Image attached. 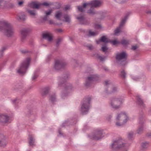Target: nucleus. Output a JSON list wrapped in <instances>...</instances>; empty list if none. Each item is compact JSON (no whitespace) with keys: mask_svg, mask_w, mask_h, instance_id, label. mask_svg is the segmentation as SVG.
<instances>
[{"mask_svg":"<svg viewBox=\"0 0 151 151\" xmlns=\"http://www.w3.org/2000/svg\"><path fill=\"white\" fill-rule=\"evenodd\" d=\"M64 18L65 19V21L66 22H69L70 21V19L69 16L68 15H65L64 17Z\"/></svg>","mask_w":151,"mask_h":151,"instance_id":"obj_29","label":"nucleus"},{"mask_svg":"<svg viewBox=\"0 0 151 151\" xmlns=\"http://www.w3.org/2000/svg\"><path fill=\"white\" fill-rule=\"evenodd\" d=\"M127 56L126 53L124 52L118 53L117 54L116 56V60L119 61H125V63H126V61Z\"/></svg>","mask_w":151,"mask_h":151,"instance_id":"obj_10","label":"nucleus"},{"mask_svg":"<svg viewBox=\"0 0 151 151\" xmlns=\"http://www.w3.org/2000/svg\"><path fill=\"white\" fill-rule=\"evenodd\" d=\"M42 37L43 38L47 39L49 41H51L52 39V34L49 32L43 33L42 35Z\"/></svg>","mask_w":151,"mask_h":151,"instance_id":"obj_13","label":"nucleus"},{"mask_svg":"<svg viewBox=\"0 0 151 151\" xmlns=\"http://www.w3.org/2000/svg\"><path fill=\"white\" fill-rule=\"evenodd\" d=\"M94 27L96 29H99L101 28V26L100 25L95 24L94 25Z\"/></svg>","mask_w":151,"mask_h":151,"instance_id":"obj_33","label":"nucleus"},{"mask_svg":"<svg viewBox=\"0 0 151 151\" xmlns=\"http://www.w3.org/2000/svg\"><path fill=\"white\" fill-rule=\"evenodd\" d=\"M127 146V145L124 143V140L120 139L114 141L111 147L112 148L117 150L121 148L126 149Z\"/></svg>","mask_w":151,"mask_h":151,"instance_id":"obj_5","label":"nucleus"},{"mask_svg":"<svg viewBox=\"0 0 151 151\" xmlns=\"http://www.w3.org/2000/svg\"><path fill=\"white\" fill-rule=\"evenodd\" d=\"M144 129V126L143 125L140 126L137 131V133L138 134L140 133Z\"/></svg>","mask_w":151,"mask_h":151,"instance_id":"obj_23","label":"nucleus"},{"mask_svg":"<svg viewBox=\"0 0 151 151\" xmlns=\"http://www.w3.org/2000/svg\"><path fill=\"white\" fill-rule=\"evenodd\" d=\"M0 30L4 31L5 34L8 37H10L13 34L12 27L4 21H0Z\"/></svg>","mask_w":151,"mask_h":151,"instance_id":"obj_2","label":"nucleus"},{"mask_svg":"<svg viewBox=\"0 0 151 151\" xmlns=\"http://www.w3.org/2000/svg\"><path fill=\"white\" fill-rule=\"evenodd\" d=\"M90 98L85 99L82 104L80 111L83 114H85L88 112L90 108Z\"/></svg>","mask_w":151,"mask_h":151,"instance_id":"obj_6","label":"nucleus"},{"mask_svg":"<svg viewBox=\"0 0 151 151\" xmlns=\"http://www.w3.org/2000/svg\"><path fill=\"white\" fill-rule=\"evenodd\" d=\"M109 83V81H105V84L106 86L108 85Z\"/></svg>","mask_w":151,"mask_h":151,"instance_id":"obj_42","label":"nucleus"},{"mask_svg":"<svg viewBox=\"0 0 151 151\" xmlns=\"http://www.w3.org/2000/svg\"><path fill=\"white\" fill-rule=\"evenodd\" d=\"M122 101L120 99H114L111 100V105L113 108L117 109L120 107Z\"/></svg>","mask_w":151,"mask_h":151,"instance_id":"obj_9","label":"nucleus"},{"mask_svg":"<svg viewBox=\"0 0 151 151\" xmlns=\"http://www.w3.org/2000/svg\"><path fill=\"white\" fill-rule=\"evenodd\" d=\"M111 42L112 44L114 45H116L119 43V42L116 40L112 41H111Z\"/></svg>","mask_w":151,"mask_h":151,"instance_id":"obj_28","label":"nucleus"},{"mask_svg":"<svg viewBox=\"0 0 151 151\" xmlns=\"http://www.w3.org/2000/svg\"><path fill=\"white\" fill-rule=\"evenodd\" d=\"M63 67L62 64L59 61L55 62L54 65V68L56 70H58Z\"/></svg>","mask_w":151,"mask_h":151,"instance_id":"obj_16","label":"nucleus"},{"mask_svg":"<svg viewBox=\"0 0 151 151\" xmlns=\"http://www.w3.org/2000/svg\"><path fill=\"white\" fill-rule=\"evenodd\" d=\"M52 9H50L48 11L45 12V14L46 16L50 15L51 13L52 12Z\"/></svg>","mask_w":151,"mask_h":151,"instance_id":"obj_31","label":"nucleus"},{"mask_svg":"<svg viewBox=\"0 0 151 151\" xmlns=\"http://www.w3.org/2000/svg\"><path fill=\"white\" fill-rule=\"evenodd\" d=\"M129 120V118L125 112H121L117 115L115 122L116 126H120L126 123Z\"/></svg>","mask_w":151,"mask_h":151,"instance_id":"obj_3","label":"nucleus"},{"mask_svg":"<svg viewBox=\"0 0 151 151\" xmlns=\"http://www.w3.org/2000/svg\"><path fill=\"white\" fill-rule=\"evenodd\" d=\"M23 2L22 1H20L18 2V4L19 5H21L23 4Z\"/></svg>","mask_w":151,"mask_h":151,"instance_id":"obj_43","label":"nucleus"},{"mask_svg":"<svg viewBox=\"0 0 151 151\" xmlns=\"http://www.w3.org/2000/svg\"><path fill=\"white\" fill-rule=\"evenodd\" d=\"M111 116H110L109 117H108L107 118L108 119V120H110V119L111 118Z\"/></svg>","mask_w":151,"mask_h":151,"instance_id":"obj_47","label":"nucleus"},{"mask_svg":"<svg viewBox=\"0 0 151 151\" xmlns=\"http://www.w3.org/2000/svg\"><path fill=\"white\" fill-rule=\"evenodd\" d=\"M127 17H125L124 19L122 20V21L121 22V23L120 24V26L119 27L116 28L114 30V35H118V34L121 31V28L123 26V25L125 23Z\"/></svg>","mask_w":151,"mask_h":151,"instance_id":"obj_11","label":"nucleus"},{"mask_svg":"<svg viewBox=\"0 0 151 151\" xmlns=\"http://www.w3.org/2000/svg\"><path fill=\"white\" fill-rule=\"evenodd\" d=\"M108 49V48L106 46V45H103L101 48L102 50L105 52L107 51Z\"/></svg>","mask_w":151,"mask_h":151,"instance_id":"obj_24","label":"nucleus"},{"mask_svg":"<svg viewBox=\"0 0 151 151\" xmlns=\"http://www.w3.org/2000/svg\"><path fill=\"white\" fill-rule=\"evenodd\" d=\"M149 146V143L147 142H144L141 144V147L143 149L147 148Z\"/></svg>","mask_w":151,"mask_h":151,"instance_id":"obj_20","label":"nucleus"},{"mask_svg":"<svg viewBox=\"0 0 151 151\" xmlns=\"http://www.w3.org/2000/svg\"><path fill=\"white\" fill-rule=\"evenodd\" d=\"M131 78L133 80H134L135 81H137L138 79V77H137L134 76H131Z\"/></svg>","mask_w":151,"mask_h":151,"instance_id":"obj_35","label":"nucleus"},{"mask_svg":"<svg viewBox=\"0 0 151 151\" xmlns=\"http://www.w3.org/2000/svg\"><path fill=\"white\" fill-rule=\"evenodd\" d=\"M88 47L89 50H91L93 49V47L91 45H89L88 46Z\"/></svg>","mask_w":151,"mask_h":151,"instance_id":"obj_40","label":"nucleus"},{"mask_svg":"<svg viewBox=\"0 0 151 151\" xmlns=\"http://www.w3.org/2000/svg\"><path fill=\"white\" fill-rule=\"evenodd\" d=\"M97 34V32H92L91 30H90L89 32V36H95Z\"/></svg>","mask_w":151,"mask_h":151,"instance_id":"obj_25","label":"nucleus"},{"mask_svg":"<svg viewBox=\"0 0 151 151\" xmlns=\"http://www.w3.org/2000/svg\"><path fill=\"white\" fill-rule=\"evenodd\" d=\"M4 1L3 0H0V6L3 5V4H2Z\"/></svg>","mask_w":151,"mask_h":151,"instance_id":"obj_44","label":"nucleus"},{"mask_svg":"<svg viewBox=\"0 0 151 151\" xmlns=\"http://www.w3.org/2000/svg\"><path fill=\"white\" fill-rule=\"evenodd\" d=\"M112 89V90L111 91V92H115L117 89V88L116 87H113Z\"/></svg>","mask_w":151,"mask_h":151,"instance_id":"obj_38","label":"nucleus"},{"mask_svg":"<svg viewBox=\"0 0 151 151\" xmlns=\"http://www.w3.org/2000/svg\"><path fill=\"white\" fill-rule=\"evenodd\" d=\"M30 61V59L29 58H28L25 60L21 64L17 70V73L21 75L24 74L29 65Z\"/></svg>","mask_w":151,"mask_h":151,"instance_id":"obj_4","label":"nucleus"},{"mask_svg":"<svg viewBox=\"0 0 151 151\" xmlns=\"http://www.w3.org/2000/svg\"><path fill=\"white\" fill-rule=\"evenodd\" d=\"M102 0H93L88 3H84L81 6H78V10L81 12L84 11L87 8L90 7L89 10L88 11L87 13L90 14H94L95 12L93 8H96L100 6L102 4Z\"/></svg>","mask_w":151,"mask_h":151,"instance_id":"obj_1","label":"nucleus"},{"mask_svg":"<svg viewBox=\"0 0 151 151\" xmlns=\"http://www.w3.org/2000/svg\"><path fill=\"white\" fill-rule=\"evenodd\" d=\"M28 12L31 15L34 16L35 15V12L34 10H29Z\"/></svg>","mask_w":151,"mask_h":151,"instance_id":"obj_27","label":"nucleus"},{"mask_svg":"<svg viewBox=\"0 0 151 151\" xmlns=\"http://www.w3.org/2000/svg\"><path fill=\"white\" fill-rule=\"evenodd\" d=\"M137 48V47L136 45L133 46L132 47V49L133 50H134Z\"/></svg>","mask_w":151,"mask_h":151,"instance_id":"obj_39","label":"nucleus"},{"mask_svg":"<svg viewBox=\"0 0 151 151\" xmlns=\"http://www.w3.org/2000/svg\"><path fill=\"white\" fill-rule=\"evenodd\" d=\"M149 136L151 137V133L149 134Z\"/></svg>","mask_w":151,"mask_h":151,"instance_id":"obj_51","label":"nucleus"},{"mask_svg":"<svg viewBox=\"0 0 151 151\" xmlns=\"http://www.w3.org/2000/svg\"><path fill=\"white\" fill-rule=\"evenodd\" d=\"M126 74L124 71L123 70L121 72L120 75L123 78H124L125 77Z\"/></svg>","mask_w":151,"mask_h":151,"instance_id":"obj_32","label":"nucleus"},{"mask_svg":"<svg viewBox=\"0 0 151 151\" xmlns=\"http://www.w3.org/2000/svg\"><path fill=\"white\" fill-rule=\"evenodd\" d=\"M11 121L10 117L7 114H0V123L1 124L5 125Z\"/></svg>","mask_w":151,"mask_h":151,"instance_id":"obj_8","label":"nucleus"},{"mask_svg":"<svg viewBox=\"0 0 151 151\" xmlns=\"http://www.w3.org/2000/svg\"><path fill=\"white\" fill-rule=\"evenodd\" d=\"M58 32H62V30L61 29H58Z\"/></svg>","mask_w":151,"mask_h":151,"instance_id":"obj_46","label":"nucleus"},{"mask_svg":"<svg viewBox=\"0 0 151 151\" xmlns=\"http://www.w3.org/2000/svg\"><path fill=\"white\" fill-rule=\"evenodd\" d=\"M62 16V13L60 11L57 12L55 14V17L58 19H60V18Z\"/></svg>","mask_w":151,"mask_h":151,"instance_id":"obj_22","label":"nucleus"},{"mask_svg":"<svg viewBox=\"0 0 151 151\" xmlns=\"http://www.w3.org/2000/svg\"><path fill=\"white\" fill-rule=\"evenodd\" d=\"M101 42H109V41L106 37L104 36L102 37L100 39L96 41L97 44H99Z\"/></svg>","mask_w":151,"mask_h":151,"instance_id":"obj_17","label":"nucleus"},{"mask_svg":"<svg viewBox=\"0 0 151 151\" xmlns=\"http://www.w3.org/2000/svg\"><path fill=\"white\" fill-rule=\"evenodd\" d=\"M128 43V42L125 40H123L121 42V44L123 45H127Z\"/></svg>","mask_w":151,"mask_h":151,"instance_id":"obj_30","label":"nucleus"},{"mask_svg":"<svg viewBox=\"0 0 151 151\" xmlns=\"http://www.w3.org/2000/svg\"><path fill=\"white\" fill-rule=\"evenodd\" d=\"M134 134L132 132H129L128 134V137L129 139L131 138L133 136Z\"/></svg>","mask_w":151,"mask_h":151,"instance_id":"obj_26","label":"nucleus"},{"mask_svg":"<svg viewBox=\"0 0 151 151\" xmlns=\"http://www.w3.org/2000/svg\"><path fill=\"white\" fill-rule=\"evenodd\" d=\"M37 74H34L33 76L32 77V79L33 80H35L37 78Z\"/></svg>","mask_w":151,"mask_h":151,"instance_id":"obj_36","label":"nucleus"},{"mask_svg":"<svg viewBox=\"0 0 151 151\" xmlns=\"http://www.w3.org/2000/svg\"><path fill=\"white\" fill-rule=\"evenodd\" d=\"M51 4V3L46 1L42 3L37 1H32L29 3L28 6L32 8L38 9L42 5L47 6Z\"/></svg>","mask_w":151,"mask_h":151,"instance_id":"obj_7","label":"nucleus"},{"mask_svg":"<svg viewBox=\"0 0 151 151\" xmlns=\"http://www.w3.org/2000/svg\"><path fill=\"white\" fill-rule=\"evenodd\" d=\"M99 58L101 61L104 60L105 58L104 57L102 56H99Z\"/></svg>","mask_w":151,"mask_h":151,"instance_id":"obj_37","label":"nucleus"},{"mask_svg":"<svg viewBox=\"0 0 151 151\" xmlns=\"http://www.w3.org/2000/svg\"><path fill=\"white\" fill-rule=\"evenodd\" d=\"M27 34V30L25 29H22L21 31V37L23 39L25 37Z\"/></svg>","mask_w":151,"mask_h":151,"instance_id":"obj_18","label":"nucleus"},{"mask_svg":"<svg viewBox=\"0 0 151 151\" xmlns=\"http://www.w3.org/2000/svg\"><path fill=\"white\" fill-rule=\"evenodd\" d=\"M96 77V75H92L90 77H88L86 79V86H88L89 83L91 81H94Z\"/></svg>","mask_w":151,"mask_h":151,"instance_id":"obj_14","label":"nucleus"},{"mask_svg":"<svg viewBox=\"0 0 151 151\" xmlns=\"http://www.w3.org/2000/svg\"><path fill=\"white\" fill-rule=\"evenodd\" d=\"M15 101H16V100H13V101H12V102H15Z\"/></svg>","mask_w":151,"mask_h":151,"instance_id":"obj_50","label":"nucleus"},{"mask_svg":"<svg viewBox=\"0 0 151 151\" xmlns=\"http://www.w3.org/2000/svg\"><path fill=\"white\" fill-rule=\"evenodd\" d=\"M25 17V16H24H24H23V17ZM23 16H22V17H20L19 18V19H23V20L24 19V18H23Z\"/></svg>","mask_w":151,"mask_h":151,"instance_id":"obj_45","label":"nucleus"},{"mask_svg":"<svg viewBox=\"0 0 151 151\" xmlns=\"http://www.w3.org/2000/svg\"><path fill=\"white\" fill-rule=\"evenodd\" d=\"M2 52V50H0V54H1Z\"/></svg>","mask_w":151,"mask_h":151,"instance_id":"obj_48","label":"nucleus"},{"mask_svg":"<svg viewBox=\"0 0 151 151\" xmlns=\"http://www.w3.org/2000/svg\"><path fill=\"white\" fill-rule=\"evenodd\" d=\"M47 19V18L45 17L44 18V19L45 20H46Z\"/></svg>","mask_w":151,"mask_h":151,"instance_id":"obj_49","label":"nucleus"},{"mask_svg":"<svg viewBox=\"0 0 151 151\" xmlns=\"http://www.w3.org/2000/svg\"><path fill=\"white\" fill-rule=\"evenodd\" d=\"M70 8V6H66L65 8V10H66Z\"/></svg>","mask_w":151,"mask_h":151,"instance_id":"obj_41","label":"nucleus"},{"mask_svg":"<svg viewBox=\"0 0 151 151\" xmlns=\"http://www.w3.org/2000/svg\"><path fill=\"white\" fill-rule=\"evenodd\" d=\"M103 130H99L96 133V134L97 136L94 137L93 138L95 139H99L103 137L101 136V135L103 134Z\"/></svg>","mask_w":151,"mask_h":151,"instance_id":"obj_15","label":"nucleus"},{"mask_svg":"<svg viewBox=\"0 0 151 151\" xmlns=\"http://www.w3.org/2000/svg\"><path fill=\"white\" fill-rule=\"evenodd\" d=\"M77 19L80 22L81 24H84L85 19L82 16L80 17H78Z\"/></svg>","mask_w":151,"mask_h":151,"instance_id":"obj_21","label":"nucleus"},{"mask_svg":"<svg viewBox=\"0 0 151 151\" xmlns=\"http://www.w3.org/2000/svg\"><path fill=\"white\" fill-rule=\"evenodd\" d=\"M7 144L5 137L1 134H0V146L4 147Z\"/></svg>","mask_w":151,"mask_h":151,"instance_id":"obj_12","label":"nucleus"},{"mask_svg":"<svg viewBox=\"0 0 151 151\" xmlns=\"http://www.w3.org/2000/svg\"><path fill=\"white\" fill-rule=\"evenodd\" d=\"M50 99L51 101L52 102L54 101L55 99V96L53 95L51 96L50 97Z\"/></svg>","mask_w":151,"mask_h":151,"instance_id":"obj_34","label":"nucleus"},{"mask_svg":"<svg viewBox=\"0 0 151 151\" xmlns=\"http://www.w3.org/2000/svg\"><path fill=\"white\" fill-rule=\"evenodd\" d=\"M34 139L32 136H29V144L30 145L32 146L34 145Z\"/></svg>","mask_w":151,"mask_h":151,"instance_id":"obj_19","label":"nucleus"}]
</instances>
